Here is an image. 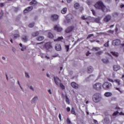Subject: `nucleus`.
<instances>
[{"label":"nucleus","instance_id":"1","mask_svg":"<svg viewBox=\"0 0 124 124\" xmlns=\"http://www.w3.org/2000/svg\"><path fill=\"white\" fill-rule=\"evenodd\" d=\"M94 7L97 9H101L103 12H108V8L103 4V2L99 1L94 5Z\"/></svg>","mask_w":124,"mask_h":124},{"label":"nucleus","instance_id":"2","mask_svg":"<svg viewBox=\"0 0 124 124\" xmlns=\"http://www.w3.org/2000/svg\"><path fill=\"white\" fill-rule=\"evenodd\" d=\"M101 94L99 93H95L93 97V100L94 103H98L101 100Z\"/></svg>","mask_w":124,"mask_h":124},{"label":"nucleus","instance_id":"3","mask_svg":"<svg viewBox=\"0 0 124 124\" xmlns=\"http://www.w3.org/2000/svg\"><path fill=\"white\" fill-rule=\"evenodd\" d=\"M102 87L104 90H110L112 88V84L110 82H106L103 84Z\"/></svg>","mask_w":124,"mask_h":124},{"label":"nucleus","instance_id":"4","mask_svg":"<svg viewBox=\"0 0 124 124\" xmlns=\"http://www.w3.org/2000/svg\"><path fill=\"white\" fill-rule=\"evenodd\" d=\"M101 87H102V85L99 82L96 83L93 85V90H95V91H100Z\"/></svg>","mask_w":124,"mask_h":124},{"label":"nucleus","instance_id":"5","mask_svg":"<svg viewBox=\"0 0 124 124\" xmlns=\"http://www.w3.org/2000/svg\"><path fill=\"white\" fill-rule=\"evenodd\" d=\"M74 29H75V27L74 26H71L67 27L64 31L65 33H71V32H72V31L74 30Z\"/></svg>","mask_w":124,"mask_h":124},{"label":"nucleus","instance_id":"6","mask_svg":"<svg viewBox=\"0 0 124 124\" xmlns=\"http://www.w3.org/2000/svg\"><path fill=\"white\" fill-rule=\"evenodd\" d=\"M54 80L56 85H57V86H60V84L62 82L60 80V78H59L58 77H54Z\"/></svg>","mask_w":124,"mask_h":124},{"label":"nucleus","instance_id":"7","mask_svg":"<svg viewBox=\"0 0 124 124\" xmlns=\"http://www.w3.org/2000/svg\"><path fill=\"white\" fill-rule=\"evenodd\" d=\"M110 20H111V16L108 15H106L104 18V22H106V23H108V22H109Z\"/></svg>","mask_w":124,"mask_h":124},{"label":"nucleus","instance_id":"8","mask_svg":"<svg viewBox=\"0 0 124 124\" xmlns=\"http://www.w3.org/2000/svg\"><path fill=\"white\" fill-rule=\"evenodd\" d=\"M112 44L113 45H115V46L120 45V44H121V40H120V39H117V40H113Z\"/></svg>","mask_w":124,"mask_h":124},{"label":"nucleus","instance_id":"9","mask_svg":"<svg viewBox=\"0 0 124 124\" xmlns=\"http://www.w3.org/2000/svg\"><path fill=\"white\" fill-rule=\"evenodd\" d=\"M118 114H119V115H120L121 116H124V113L123 112H121L120 113H119V111H115L113 113L112 116H111V119H113V117H115V116H117Z\"/></svg>","mask_w":124,"mask_h":124},{"label":"nucleus","instance_id":"10","mask_svg":"<svg viewBox=\"0 0 124 124\" xmlns=\"http://www.w3.org/2000/svg\"><path fill=\"white\" fill-rule=\"evenodd\" d=\"M71 85L74 89H77L79 88V85L75 82H72Z\"/></svg>","mask_w":124,"mask_h":124},{"label":"nucleus","instance_id":"11","mask_svg":"<svg viewBox=\"0 0 124 124\" xmlns=\"http://www.w3.org/2000/svg\"><path fill=\"white\" fill-rule=\"evenodd\" d=\"M37 100H38V96H34L31 100V104H34V103H36V101H37Z\"/></svg>","mask_w":124,"mask_h":124},{"label":"nucleus","instance_id":"12","mask_svg":"<svg viewBox=\"0 0 124 124\" xmlns=\"http://www.w3.org/2000/svg\"><path fill=\"white\" fill-rule=\"evenodd\" d=\"M113 68L114 71H118V70H120V69H121V66L119 65H114L113 66Z\"/></svg>","mask_w":124,"mask_h":124},{"label":"nucleus","instance_id":"13","mask_svg":"<svg viewBox=\"0 0 124 124\" xmlns=\"http://www.w3.org/2000/svg\"><path fill=\"white\" fill-rule=\"evenodd\" d=\"M45 47L46 49H50V48H52V45H51V42H48L46 43L45 45Z\"/></svg>","mask_w":124,"mask_h":124},{"label":"nucleus","instance_id":"14","mask_svg":"<svg viewBox=\"0 0 124 124\" xmlns=\"http://www.w3.org/2000/svg\"><path fill=\"white\" fill-rule=\"evenodd\" d=\"M54 30L55 31H62V28L58 25H56L54 27Z\"/></svg>","mask_w":124,"mask_h":124},{"label":"nucleus","instance_id":"15","mask_svg":"<svg viewBox=\"0 0 124 124\" xmlns=\"http://www.w3.org/2000/svg\"><path fill=\"white\" fill-rule=\"evenodd\" d=\"M59 19V16L57 15H51V19L52 21H55V20H58Z\"/></svg>","mask_w":124,"mask_h":124},{"label":"nucleus","instance_id":"16","mask_svg":"<svg viewBox=\"0 0 124 124\" xmlns=\"http://www.w3.org/2000/svg\"><path fill=\"white\" fill-rule=\"evenodd\" d=\"M93 22H95V23H97V24H100V18L99 17L93 18Z\"/></svg>","mask_w":124,"mask_h":124},{"label":"nucleus","instance_id":"17","mask_svg":"<svg viewBox=\"0 0 124 124\" xmlns=\"http://www.w3.org/2000/svg\"><path fill=\"white\" fill-rule=\"evenodd\" d=\"M104 123L106 124H110V119L108 117H106L104 119Z\"/></svg>","mask_w":124,"mask_h":124},{"label":"nucleus","instance_id":"18","mask_svg":"<svg viewBox=\"0 0 124 124\" xmlns=\"http://www.w3.org/2000/svg\"><path fill=\"white\" fill-rule=\"evenodd\" d=\"M93 67L89 66L87 68V72H88V73H92V72H93Z\"/></svg>","mask_w":124,"mask_h":124},{"label":"nucleus","instance_id":"19","mask_svg":"<svg viewBox=\"0 0 124 124\" xmlns=\"http://www.w3.org/2000/svg\"><path fill=\"white\" fill-rule=\"evenodd\" d=\"M55 49L56 51H61L62 50V46L60 45L57 44L55 46Z\"/></svg>","mask_w":124,"mask_h":124},{"label":"nucleus","instance_id":"20","mask_svg":"<svg viewBox=\"0 0 124 124\" xmlns=\"http://www.w3.org/2000/svg\"><path fill=\"white\" fill-rule=\"evenodd\" d=\"M30 5H36L37 4V1L36 0H32L30 2Z\"/></svg>","mask_w":124,"mask_h":124},{"label":"nucleus","instance_id":"21","mask_svg":"<svg viewBox=\"0 0 124 124\" xmlns=\"http://www.w3.org/2000/svg\"><path fill=\"white\" fill-rule=\"evenodd\" d=\"M105 96H106V97H110L112 95V93L110 92H106L104 94Z\"/></svg>","mask_w":124,"mask_h":124},{"label":"nucleus","instance_id":"22","mask_svg":"<svg viewBox=\"0 0 124 124\" xmlns=\"http://www.w3.org/2000/svg\"><path fill=\"white\" fill-rule=\"evenodd\" d=\"M110 53L114 57H119V53L118 52L111 51Z\"/></svg>","mask_w":124,"mask_h":124},{"label":"nucleus","instance_id":"23","mask_svg":"<svg viewBox=\"0 0 124 124\" xmlns=\"http://www.w3.org/2000/svg\"><path fill=\"white\" fill-rule=\"evenodd\" d=\"M22 39L24 42H26L28 41V37L26 35H24L22 37Z\"/></svg>","mask_w":124,"mask_h":124},{"label":"nucleus","instance_id":"24","mask_svg":"<svg viewBox=\"0 0 124 124\" xmlns=\"http://www.w3.org/2000/svg\"><path fill=\"white\" fill-rule=\"evenodd\" d=\"M63 40L62 36L59 37L57 39H54V41H62Z\"/></svg>","mask_w":124,"mask_h":124},{"label":"nucleus","instance_id":"25","mask_svg":"<svg viewBox=\"0 0 124 124\" xmlns=\"http://www.w3.org/2000/svg\"><path fill=\"white\" fill-rule=\"evenodd\" d=\"M66 11H67V9L66 8H64L62 10L61 13H62V14H65V13H66Z\"/></svg>","mask_w":124,"mask_h":124},{"label":"nucleus","instance_id":"26","mask_svg":"<svg viewBox=\"0 0 124 124\" xmlns=\"http://www.w3.org/2000/svg\"><path fill=\"white\" fill-rule=\"evenodd\" d=\"M102 62L104 63H108V62H109V61H108V59H103L102 60Z\"/></svg>","mask_w":124,"mask_h":124},{"label":"nucleus","instance_id":"27","mask_svg":"<svg viewBox=\"0 0 124 124\" xmlns=\"http://www.w3.org/2000/svg\"><path fill=\"white\" fill-rule=\"evenodd\" d=\"M102 54H103V51L102 50L98 51L95 53L96 56H100V55H102Z\"/></svg>","mask_w":124,"mask_h":124},{"label":"nucleus","instance_id":"28","mask_svg":"<svg viewBox=\"0 0 124 124\" xmlns=\"http://www.w3.org/2000/svg\"><path fill=\"white\" fill-rule=\"evenodd\" d=\"M74 7L75 8H76V9H78V8H79V7H80V5L79 4V3H76L74 4Z\"/></svg>","mask_w":124,"mask_h":124},{"label":"nucleus","instance_id":"29","mask_svg":"<svg viewBox=\"0 0 124 124\" xmlns=\"http://www.w3.org/2000/svg\"><path fill=\"white\" fill-rule=\"evenodd\" d=\"M44 39V37L43 36H39L37 38V40L38 41H42Z\"/></svg>","mask_w":124,"mask_h":124},{"label":"nucleus","instance_id":"30","mask_svg":"<svg viewBox=\"0 0 124 124\" xmlns=\"http://www.w3.org/2000/svg\"><path fill=\"white\" fill-rule=\"evenodd\" d=\"M38 34H39V32L38 31L34 32L32 33V36H37Z\"/></svg>","mask_w":124,"mask_h":124},{"label":"nucleus","instance_id":"31","mask_svg":"<svg viewBox=\"0 0 124 124\" xmlns=\"http://www.w3.org/2000/svg\"><path fill=\"white\" fill-rule=\"evenodd\" d=\"M13 35L14 39H16V38L20 37V35H19V34H14Z\"/></svg>","mask_w":124,"mask_h":124},{"label":"nucleus","instance_id":"32","mask_svg":"<svg viewBox=\"0 0 124 124\" xmlns=\"http://www.w3.org/2000/svg\"><path fill=\"white\" fill-rule=\"evenodd\" d=\"M114 82H115V83L118 84L119 86L121 85V80H120V79H115Z\"/></svg>","mask_w":124,"mask_h":124},{"label":"nucleus","instance_id":"33","mask_svg":"<svg viewBox=\"0 0 124 124\" xmlns=\"http://www.w3.org/2000/svg\"><path fill=\"white\" fill-rule=\"evenodd\" d=\"M26 9H27V10L29 11H31L33 9V7L32 6H29L27 7Z\"/></svg>","mask_w":124,"mask_h":124},{"label":"nucleus","instance_id":"34","mask_svg":"<svg viewBox=\"0 0 124 124\" xmlns=\"http://www.w3.org/2000/svg\"><path fill=\"white\" fill-rule=\"evenodd\" d=\"M71 113L74 115H76V112H75V110L74 109V108H72Z\"/></svg>","mask_w":124,"mask_h":124},{"label":"nucleus","instance_id":"35","mask_svg":"<svg viewBox=\"0 0 124 124\" xmlns=\"http://www.w3.org/2000/svg\"><path fill=\"white\" fill-rule=\"evenodd\" d=\"M48 37H49V38H53V37H54V36L53 35V34L49 32L48 34Z\"/></svg>","mask_w":124,"mask_h":124},{"label":"nucleus","instance_id":"36","mask_svg":"<svg viewBox=\"0 0 124 124\" xmlns=\"http://www.w3.org/2000/svg\"><path fill=\"white\" fill-rule=\"evenodd\" d=\"M59 86L61 88V89H62V90H64L65 87L64 86L63 84H62V83H60L59 84Z\"/></svg>","mask_w":124,"mask_h":124},{"label":"nucleus","instance_id":"37","mask_svg":"<svg viewBox=\"0 0 124 124\" xmlns=\"http://www.w3.org/2000/svg\"><path fill=\"white\" fill-rule=\"evenodd\" d=\"M65 50L66 52H68L69 51V46L66 45L65 46Z\"/></svg>","mask_w":124,"mask_h":124},{"label":"nucleus","instance_id":"38","mask_svg":"<svg viewBox=\"0 0 124 124\" xmlns=\"http://www.w3.org/2000/svg\"><path fill=\"white\" fill-rule=\"evenodd\" d=\"M99 34H103V35H109V34L106 32H100L99 33Z\"/></svg>","mask_w":124,"mask_h":124},{"label":"nucleus","instance_id":"39","mask_svg":"<svg viewBox=\"0 0 124 124\" xmlns=\"http://www.w3.org/2000/svg\"><path fill=\"white\" fill-rule=\"evenodd\" d=\"M93 75L90 76L89 77H87L86 78V81L87 82H88V81H89V79H90V78H93Z\"/></svg>","mask_w":124,"mask_h":124},{"label":"nucleus","instance_id":"40","mask_svg":"<svg viewBox=\"0 0 124 124\" xmlns=\"http://www.w3.org/2000/svg\"><path fill=\"white\" fill-rule=\"evenodd\" d=\"M25 77H26V78H30V75L29 74V73L28 72H25Z\"/></svg>","mask_w":124,"mask_h":124},{"label":"nucleus","instance_id":"41","mask_svg":"<svg viewBox=\"0 0 124 124\" xmlns=\"http://www.w3.org/2000/svg\"><path fill=\"white\" fill-rule=\"evenodd\" d=\"M34 26V23H30L29 25V28H33Z\"/></svg>","mask_w":124,"mask_h":124},{"label":"nucleus","instance_id":"42","mask_svg":"<svg viewBox=\"0 0 124 124\" xmlns=\"http://www.w3.org/2000/svg\"><path fill=\"white\" fill-rule=\"evenodd\" d=\"M81 19H82V20H88V19H89V18H88V17H85V16H82L81 17Z\"/></svg>","mask_w":124,"mask_h":124},{"label":"nucleus","instance_id":"43","mask_svg":"<svg viewBox=\"0 0 124 124\" xmlns=\"http://www.w3.org/2000/svg\"><path fill=\"white\" fill-rule=\"evenodd\" d=\"M105 47H109V41L104 44Z\"/></svg>","mask_w":124,"mask_h":124},{"label":"nucleus","instance_id":"44","mask_svg":"<svg viewBox=\"0 0 124 124\" xmlns=\"http://www.w3.org/2000/svg\"><path fill=\"white\" fill-rule=\"evenodd\" d=\"M66 102L67 103V104H69V99H68V97L67 96H66Z\"/></svg>","mask_w":124,"mask_h":124},{"label":"nucleus","instance_id":"45","mask_svg":"<svg viewBox=\"0 0 124 124\" xmlns=\"http://www.w3.org/2000/svg\"><path fill=\"white\" fill-rule=\"evenodd\" d=\"M114 30H108V31H107V32L108 33H114Z\"/></svg>","mask_w":124,"mask_h":124},{"label":"nucleus","instance_id":"46","mask_svg":"<svg viewBox=\"0 0 124 124\" xmlns=\"http://www.w3.org/2000/svg\"><path fill=\"white\" fill-rule=\"evenodd\" d=\"M93 50H95V51H99L100 50V48L99 47H93Z\"/></svg>","mask_w":124,"mask_h":124},{"label":"nucleus","instance_id":"47","mask_svg":"<svg viewBox=\"0 0 124 124\" xmlns=\"http://www.w3.org/2000/svg\"><path fill=\"white\" fill-rule=\"evenodd\" d=\"M91 11H92L93 15H94V16H96V14H95V11H94V10H91Z\"/></svg>","mask_w":124,"mask_h":124},{"label":"nucleus","instance_id":"48","mask_svg":"<svg viewBox=\"0 0 124 124\" xmlns=\"http://www.w3.org/2000/svg\"><path fill=\"white\" fill-rule=\"evenodd\" d=\"M26 46H22V48L21 49V51H24V50H26Z\"/></svg>","mask_w":124,"mask_h":124},{"label":"nucleus","instance_id":"49","mask_svg":"<svg viewBox=\"0 0 124 124\" xmlns=\"http://www.w3.org/2000/svg\"><path fill=\"white\" fill-rule=\"evenodd\" d=\"M67 123L68 124H70L71 123V121H70V120H69V118H67Z\"/></svg>","mask_w":124,"mask_h":124},{"label":"nucleus","instance_id":"50","mask_svg":"<svg viewBox=\"0 0 124 124\" xmlns=\"http://www.w3.org/2000/svg\"><path fill=\"white\" fill-rule=\"evenodd\" d=\"M12 50L13 52H14V53L16 52V48H15V47H12Z\"/></svg>","mask_w":124,"mask_h":124},{"label":"nucleus","instance_id":"51","mask_svg":"<svg viewBox=\"0 0 124 124\" xmlns=\"http://www.w3.org/2000/svg\"><path fill=\"white\" fill-rule=\"evenodd\" d=\"M29 89H30V90H31V91H34V89L31 86H29Z\"/></svg>","mask_w":124,"mask_h":124},{"label":"nucleus","instance_id":"52","mask_svg":"<svg viewBox=\"0 0 124 124\" xmlns=\"http://www.w3.org/2000/svg\"><path fill=\"white\" fill-rule=\"evenodd\" d=\"M108 80L109 82H111V83H114V81L113 80V79H112L111 78H108Z\"/></svg>","mask_w":124,"mask_h":124},{"label":"nucleus","instance_id":"53","mask_svg":"<svg viewBox=\"0 0 124 124\" xmlns=\"http://www.w3.org/2000/svg\"><path fill=\"white\" fill-rule=\"evenodd\" d=\"M23 12L24 13H28V12H29V11L28 10V9L26 8L24 10Z\"/></svg>","mask_w":124,"mask_h":124},{"label":"nucleus","instance_id":"54","mask_svg":"<svg viewBox=\"0 0 124 124\" xmlns=\"http://www.w3.org/2000/svg\"><path fill=\"white\" fill-rule=\"evenodd\" d=\"M2 15H3V12L1 11L0 13V18H1V17H2Z\"/></svg>","mask_w":124,"mask_h":124},{"label":"nucleus","instance_id":"55","mask_svg":"<svg viewBox=\"0 0 124 124\" xmlns=\"http://www.w3.org/2000/svg\"><path fill=\"white\" fill-rule=\"evenodd\" d=\"M92 36H93V34H89V35L88 36L87 38H90V37H92Z\"/></svg>","mask_w":124,"mask_h":124},{"label":"nucleus","instance_id":"56","mask_svg":"<svg viewBox=\"0 0 124 124\" xmlns=\"http://www.w3.org/2000/svg\"><path fill=\"white\" fill-rule=\"evenodd\" d=\"M93 123L95 124H98V122H97V120H93Z\"/></svg>","mask_w":124,"mask_h":124},{"label":"nucleus","instance_id":"57","mask_svg":"<svg viewBox=\"0 0 124 124\" xmlns=\"http://www.w3.org/2000/svg\"><path fill=\"white\" fill-rule=\"evenodd\" d=\"M3 6H4V3H0V7H3Z\"/></svg>","mask_w":124,"mask_h":124},{"label":"nucleus","instance_id":"58","mask_svg":"<svg viewBox=\"0 0 124 124\" xmlns=\"http://www.w3.org/2000/svg\"><path fill=\"white\" fill-rule=\"evenodd\" d=\"M66 110H67V111L68 112H70V108H69V107L67 108H66Z\"/></svg>","mask_w":124,"mask_h":124},{"label":"nucleus","instance_id":"59","mask_svg":"<svg viewBox=\"0 0 124 124\" xmlns=\"http://www.w3.org/2000/svg\"><path fill=\"white\" fill-rule=\"evenodd\" d=\"M59 118L60 121H62V115L61 114H59Z\"/></svg>","mask_w":124,"mask_h":124},{"label":"nucleus","instance_id":"60","mask_svg":"<svg viewBox=\"0 0 124 124\" xmlns=\"http://www.w3.org/2000/svg\"><path fill=\"white\" fill-rule=\"evenodd\" d=\"M90 54H91V53H90V52L88 51V52L86 53V56H87V57H88V56H90Z\"/></svg>","mask_w":124,"mask_h":124},{"label":"nucleus","instance_id":"61","mask_svg":"<svg viewBox=\"0 0 124 124\" xmlns=\"http://www.w3.org/2000/svg\"><path fill=\"white\" fill-rule=\"evenodd\" d=\"M115 89H116L117 91H119V92H121V89L119 88L115 87Z\"/></svg>","mask_w":124,"mask_h":124},{"label":"nucleus","instance_id":"62","mask_svg":"<svg viewBox=\"0 0 124 124\" xmlns=\"http://www.w3.org/2000/svg\"><path fill=\"white\" fill-rule=\"evenodd\" d=\"M48 92L50 94H52V92H51V90L49 89L48 90Z\"/></svg>","mask_w":124,"mask_h":124},{"label":"nucleus","instance_id":"63","mask_svg":"<svg viewBox=\"0 0 124 124\" xmlns=\"http://www.w3.org/2000/svg\"><path fill=\"white\" fill-rule=\"evenodd\" d=\"M120 7H121V8H124V4L121 5L120 6Z\"/></svg>","mask_w":124,"mask_h":124},{"label":"nucleus","instance_id":"64","mask_svg":"<svg viewBox=\"0 0 124 124\" xmlns=\"http://www.w3.org/2000/svg\"><path fill=\"white\" fill-rule=\"evenodd\" d=\"M115 109H120V107H118V106H116L115 108Z\"/></svg>","mask_w":124,"mask_h":124}]
</instances>
